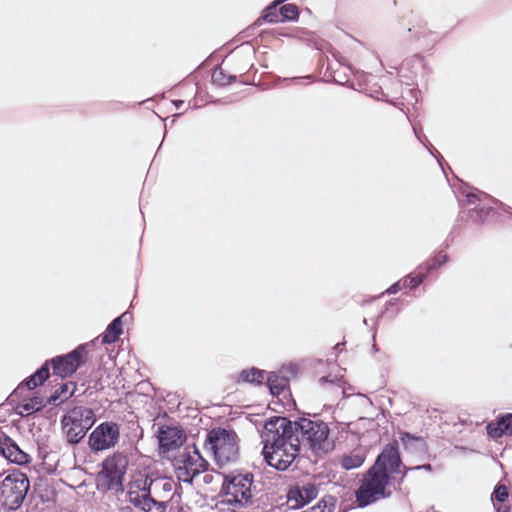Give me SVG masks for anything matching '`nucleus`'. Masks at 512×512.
Instances as JSON below:
<instances>
[{"mask_svg":"<svg viewBox=\"0 0 512 512\" xmlns=\"http://www.w3.org/2000/svg\"><path fill=\"white\" fill-rule=\"evenodd\" d=\"M329 434L328 424L317 415L312 418L300 417L294 422L286 417L274 416L264 425L262 454L269 466L285 471L297 457L301 445L316 456L331 452L335 442Z\"/></svg>","mask_w":512,"mask_h":512,"instance_id":"nucleus-1","label":"nucleus"},{"mask_svg":"<svg viewBox=\"0 0 512 512\" xmlns=\"http://www.w3.org/2000/svg\"><path fill=\"white\" fill-rule=\"evenodd\" d=\"M402 460L396 440L384 446L374 464L369 468L355 492L358 507L364 508L380 499L391 496L388 486L401 473Z\"/></svg>","mask_w":512,"mask_h":512,"instance_id":"nucleus-2","label":"nucleus"},{"mask_svg":"<svg viewBox=\"0 0 512 512\" xmlns=\"http://www.w3.org/2000/svg\"><path fill=\"white\" fill-rule=\"evenodd\" d=\"M138 490L128 492L129 502L144 512H165L167 504L177 493L176 484L171 478L146 476Z\"/></svg>","mask_w":512,"mask_h":512,"instance_id":"nucleus-3","label":"nucleus"},{"mask_svg":"<svg viewBox=\"0 0 512 512\" xmlns=\"http://www.w3.org/2000/svg\"><path fill=\"white\" fill-rule=\"evenodd\" d=\"M85 353L86 345L81 344L67 354L58 355L53 357L51 360L44 362L40 368L17 386L8 399L14 401V398H16L25 389L33 390L42 385L50 376L49 364L52 365L54 375L63 379L71 376L83 364Z\"/></svg>","mask_w":512,"mask_h":512,"instance_id":"nucleus-4","label":"nucleus"},{"mask_svg":"<svg viewBox=\"0 0 512 512\" xmlns=\"http://www.w3.org/2000/svg\"><path fill=\"white\" fill-rule=\"evenodd\" d=\"M223 483L220 491L222 502L229 505L244 507L253 504L259 489L254 482V475L246 473L221 474Z\"/></svg>","mask_w":512,"mask_h":512,"instance_id":"nucleus-5","label":"nucleus"},{"mask_svg":"<svg viewBox=\"0 0 512 512\" xmlns=\"http://www.w3.org/2000/svg\"><path fill=\"white\" fill-rule=\"evenodd\" d=\"M205 448L212 452L219 467L239 459V438L234 430L222 427L211 429L205 439Z\"/></svg>","mask_w":512,"mask_h":512,"instance_id":"nucleus-6","label":"nucleus"},{"mask_svg":"<svg viewBox=\"0 0 512 512\" xmlns=\"http://www.w3.org/2000/svg\"><path fill=\"white\" fill-rule=\"evenodd\" d=\"M128 464V457L122 452H115L108 456L101 463V470L96 477L98 490L123 492Z\"/></svg>","mask_w":512,"mask_h":512,"instance_id":"nucleus-7","label":"nucleus"},{"mask_svg":"<svg viewBox=\"0 0 512 512\" xmlns=\"http://www.w3.org/2000/svg\"><path fill=\"white\" fill-rule=\"evenodd\" d=\"M96 421L91 408L75 406L61 418L62 429L69 444H78L86 436Z\"/></svg>","mask_w":512,"mask_h":512,"instance_id":"nucleus-8","label":"nucleus"},{"mask_svg":"<svg viewBox=\"0 0 512 512\" xmlns=\"http://www.w3.org/2000/svg\"><path fill=\"white\" fill-rule=\"evenodd\" d=\"M30 489V482L26 474L13 471L0 483V505L15 511L23 504Z\"/></svg>","mask_w":512,"mask_h":512,"instance_id":"nucleus-9","label":"nucleus"},{"mask_svg":"<svg viewBox=\"0 0 512 512\" xmlns=\"http://www.w3.org/2000/svg\"><path fill=\"white\" fill-rule=\"evenodd\" d=\"M489 203L499 205V207L504 212H509L512 210L511 207L479 190L466 193L465 199L459 201L461 208H464L468 205H475L473 208L467 211L468 218L475 224L484 223L488 216L492 213L493 210L488 205Z\"/></svg>","mask_w":512,"mask_h":512,"instance_id":"nucleus-10","label":"nucleus"},{"mask_svg":"<svg viewBox=\"0 0 512 512\" xmlns=\"http://www.w3.org/2000/svg\"><path fill=\"white\" fill-rule=\"evenodd\" d=\"M188 449L187 447V451L183 453L181 459L177 460L178 465L175 468V473L178 481L192 484L196 476L207 471L209 463L203 458L195 444L192 451Z\"/></svg>","mask_w":512,"mask_h":512,"instance_id":"nucleus-11","label":"nucleus"},{"mask_svg":"<svg viewBox=\"0 0 512 512\" xmlns=\"http://www.w3.org/2000/svg\"><path fill=\"white\" fill-rule=\"evenodd\" d=\"M120 438L119 425L116 422L100 423L89 435L88 445L94 452L108 450L116 446Z\"/></svg>","mask_w":512,"mask_h":512,"instance_id":"nucleus-12","label":"nucleus"},{"mask_svg":"<svg viewBox=\"0 0 512 512\" xmlns=\"http://www.w3.org/2000/svg\"><path fill=\"white\" fill-rule=\"evenodd\" d=\"M318 487L313 482H301L292 486L287 494V499L292 509H299L316 498Z\"/></svg>","mask_w":512,"mask_h":512,"instance_id":"nucleus-13","label":"nucleus"},{"mask_svg":"<svg viewBox=\"0 0 512 512\" xmlns=\"http://www.w3.org/2000/svg\"><path fill=\"white\" fill-rule=\"evenodd\" d=\"M159 448L163 452H170L180 447L186 440L184 431L175 426H161L157 431Z\"/></svg>","mask_w":512,"mask_h":512,"instance_id":"nucleus-14","label":"nucleus"},{"mask_svg":"<svg viewBox=\"0 0 512 512\" xmlns=\"http://www.w3.org/2000/svg\"><path fill=\"white\" fill-rule=\"evenodd\" d=\"M0 454L9 462L23 465L30 462V456L10 437L0 438Z\"/></svg>","mask_w":512,"mask_h":512,"instance_id":"nucleus-15","label":"nucleus"},{"mask_svg":"<svg viewBox=\"0 0 512 512\" xmlns=\"http://www.w3.org/2000/svg\"><path fill=\"white\" fill-rule=\"evenodd\" d=\"M44 399L40 396L24 398L15 407V413L22 417L28 416L34 412L40 411L45 407Z\"/></svg>","mask_w":512,"mask_h":512,"instance_id":"nucleus-16","label":"nucleus"},{"mask_svg":"<svg viewBox=\"0 0 512 512\" xmlns=\"http://www.w3.org/2000/svg\"><path fill=\"white\" fill-rule=\"evenodd\" d=\"M400 440L405 450L412 454H421L426 450V442L420 436H415L408 432H401Z\"/></svg>","mask_w":512,"mask_h":512,"instance_id":"nucleus-17","label":"nucleus"},{"mask_svg":"<svg viewBox=\"0 0 512 512\" xmlns=\"http://www.w3.org/2000/svg\"><path fill=\"white\" fill-rule=\"evenodd\" d=\"M265 371L256 367L243 369L238 374L237 383L243 382L255 386H261L264 383Z\"/></svg>","mask_w":512,"mask_h":512,"instance_id":"nucleus-18","label":"nucleus"},{"mask_svg":"<svg viewBox=\"0 0 512 512\" xmlns=\"http://www.w3.org/2000/svg\"><path fill=\"white\" fill-rule=\"evenodd\" d=\"M366 459V451L363 448H357L350 453L342 456L340 464L345 470H352L360 467Z\"/></svg>","mask_w":512,"mask_h":512,"instance_id":"nucleus-19","label":"nucleus"},{"mask_svg":"<svg viewBox=\"0 0 512 512\" xmlns=\"http://www.w3.org/2000/svg\"><path fill=\"white\" fill-rule=\"evenodd\" d=\"M448 246H449V244L447 242H445L442 245V249H440L434 257L428 259L425 263L420 265L418 267V269L423 270L424 272H427V276H428L432 271H434L435 269L441 267L443 264L448 262L449 256L447 254L443 253L444 249L448 248Z\"/></svg>","mask_w":512,"mask_h":512,"instance_id":"nucleus-20","label":"nucleus"},{"mask_svg":"<svg viewBox=\"0 0 512 512\" xmlns=\"http://www.w3.org/2000/svg\"><path fill=\"white\" fill-rule=\"evenodd\" d=\"M116 317L106 328L105 332L102 334V343L103 344H112L118 340L120 335L122 334V317Z\"/></svg>","mask_w":512,"mask_h":512,"instance_id":"nucleus-21","label":"nucleus"},{"mask_svg":"<svg viewBox=\"0 0 512 512\" xmlns=\"http://www.w3.org/2000/svg\"><path fill=\"white\" fill-rule=\"evenodd\" d=\"M289 380L275 372H271L267 377V386L273 396H279L287 387Z\"/></svg>","mask_w":512,"mask_h":512,"instance_id":"nucleus-22","label":"nucleus"},{"mask_svg":"<svg viewBox=\"0 0 512 512\" xmlns=\"http://www.w3.org/2000/svg\"><path fill=\"white\" fill-rule=\"evenodd\" d=\"M337 499L334 496L327 495L323 497L315 506L303 512H333Z\"/></svg>","mask_w":512,"mask_h":512,"instance_id":"nucleus-23","label":"nucleus"},{"mask_svg":"<svg viewBox=\"0 0 512 512\" xmlns=\"http://www.w3.org/2000/svg\"><path fill=\"white\" fill-rule=\"evenodd\" d=\"M281 21H296L299 17V9L296 4L288 3L279 8Z\"/></svg>","mask_w":512,"mask_h":512,"instance_id":"nucleus-24","label":"nucleus"},{"mask_svg":"<svg viewBox=\"0 0 512 512\" xmlns=\"http://www.w3.org/2000/svg\"><path fill=\"white\" fill-rule=\"evenodd\" d=\"M279 17H280L279 9L270 4L263 11L262 17L257 19L256 22L254 23V25L258 26L261 24L262 21H265L268 23H277L280 21Z\"/></svg>","mask_w":512,"mask_h":512,"instance_id":"nucleus-25","label":"nucleus"},{"mask_svg":"<svg viewBox=\"0 0 512 512\" xmlns=\"http://www.w3.org/2000/svg\"><path fill=\"white\" fill-rule=\"evenodd\" d=\"M426 277L427 272L418 269L417 275L412 276L411 274H409L405 276L403 279H401V281L404 288L415 289L425 280Z\"/></svg>","mask_w":512,"mask_h":512,"instance_id":"nucleus-26","label":"nucleus"},{"mask_svg":"<svg viewBox=\"0 0 512 512\" xmlns=\"http://www.w3.org/2000/svg\"><path fill=\"white\" fill-rule=\"evenodd\" d=\"M235 80V75H227L221 67L215 68L212 73V81L221 86L229 84Z\"/></svg>","mask_w":512,"mask_h":512,"instance_id":"nucleus-27","label":"nucleus"},{"mask_svg":"<svg viewBox=\"0 0 512 512\" xmlns=\"http://www.w3.org/2000/svg\"><path fill=\"white\" fill-rule=\"evenodd\" d=\"M497 422L499 423L504 435L512 436V413H506L499 416Z\"/></svg>","mask_w":512,"mask_h":512,"instance_id":"nucleus-28","label":"nucleus"},{"mask_svg":"<svg viewBox=\"0 0 512 512\" xmlns=\"http://www.w3.org/2000/svg\"><path fill=\"white\" fill-rule=\"evenodd\" d=\"M508 489L503 484H497L491 494V500L503 503L508 498Z\"/></svg>","mask_w":512,"mask_h":512,"instance_id":"nucleus-29","label":"nucleus"},{"mask_svg":"<svg viewBox=\"0 0 512 512\" xmlns=\"http://www.w3.org/2000/svg\"><path fill=\"white\" fill-rule=\"evenodd\" d=\"M319 383L324 386L327 385V389L331 391L335 395H345L344 389L338 385L336 382L329 380L327 377H321L319 379Z\"/></svg>","mask_w":512,"mask_h":512,"instance_id":"nucleus-30","label":"nucleus"},{"mask_svg":"<svg viewBox=\"0 0 512 512\" xmlns=\"http://www.w3.org/2000/svg\"><path fill=\"white\" fill-rule=\"evenodd\" d=\"M486 430L487 434L493 439L500 438L501 436L504 435L497 421L488 423L486 426Z\"/></svg>","mask_w":512,"mask_h":512,"instance_id":"nucleus-31","label":"nucleus"},{"mask_svg":"<svg viewBox=\"0 0 512 512\" xmlns=\"http://www.w3.org/2000/svg\"><path fill=\"white\" fill-rule=\"evenodd\" d=\"M419 141H420V142H421L425 147H427V149L429 150V152L431 153V155H432V156H434V157L437 159V161H438L439 165L442 167V163H441L442 156H441V154H440V153H439L435 148H433L432 146H431V148H429V147L427 146V144H426V143H428V139H427V137H426L425 135H421V140H419Z\"/></svg>","mask_w":512,"mask_h":512,"instance_id":"nucleus-32","label":"nucleus"},{"mask_svg":"<svg viewBox=\"0 0 512 512\" xmlns=\"http://www.w3.org/2000/svg\"><path fill=\"white\" fill-rule=\"evenodd\" d=\"M401 467H403V469H404L403 474H402V478L406 475L408 470H420V469H424V470H427V471H431L432 470L431 464H423V465L415 466V467H412V468H406L403 465Z\"/></svg>","mask_w":512,"mask_h":512,"instance_id":"nucleus-33","label":"nucleus"},{"mask_svg":"<svg viewBox=\"0 0 512 512\" xmlns=\"http://www.w3.org/2000/svg\"><path fill=\"white\" fill-rule=\"evenodd\" d=\"M403 287L402 281L399 280L395 283H393L387 290L386 293L388 294H396L398 291H400Z\"/></svg>","mask_w":512,"mask_h":512,"instance_id":"nucleus-34","label":"nucleus"},{"mask_svg":"<svg viewBox=\"0 0 512 512\" xmlns=\"http://www.w3.org/2000/svg\"><path fill=\"white\" fill-rule=\"evenodd\" d=\"M61 395L62 394L59 392L58 389L55 390V392L50 397H48L47 403L50 405H58V401H59Z\"/></svg>","mask_w":512,"mask_h":512,"instance_id":"nucleus-35","label":"nucleus"},{"mask_svg":"<svg viewBox=\"0 0 512 512\" xmlns=\"http://www.w3.org/2000/svg\"><path fill=\"white\" fill-rule=\"evenodd\" d=\"M213 480H214V476L212 474H205L203 476V482L205 484H211L213 482Z\"/></svg>","mask_w":512,"mask_h":512,"instance_id":"nucleus-36","label":"nucleus"},{"mask_svg":"<svg viewBox=\"0 0 512 512\" xmlns=\"http://www.w3.org/2000/svg\"><path fill=\"white\" fill-rule=\"evenodd\" d=\"M69 385H70V383H66V384L61 385L60 388H58L59 392L62 395L66 394L68 392ZM71 385H73V384L71 383Z\"/></svg>","mask_w":512,"mask_h":512,"instance_id":"nucleus-37","label":"nucleus"},{"mask_svg":"<svg viewBox=\"0 0 512 512\" xmlns=\"http://www.w3.org/2000/svg\"><path fill=\"white\" fill-rule=\"evenodd\" d=\"M413 131L417 137L418 140H421V135H424L422 133V130L421 129H418L416 126H413Z\"/></svg>","mask_w":512,"mask_h":512,"instance_id":"nucleus-38","label":"nucleus"},{"mask_svg":"<svg viewBox=\"0 0 512 512\" xmlns=\"http://www.w3.org/2000/svg\"><path fill=\"white\" fill-rule=\"evenodd\" d=\"M173 104L175 105L176 109H180L184 105L183 100H175L173 101Z\"/></svg>","mask_w":512,"mask_h":512,"instance_id":"nucleus-39","label":"nucleus"},{"mask_svg":"<svg viewBox=\"0 0 512 512\" xmlns=\"http://www.w3.org/2000/svg\"><path fill=\"white\" fill-rule=\"evenodd\" d=\"M358 396H360V397H362V398H363V400H364L365 404L370 405V406L372 405V401H371V399H370V398H368V397H366V396H364V395H362V394H358Z\"/></svg>","mask_w":512,"mask_h":512,"instance_id":"nucleus-40","label":"nucleus"},{"mask_svg":"<svg viewBox=\"0 0 512 512\" xmlns=\"http://www.w3.org/2000/svg\"><path fill=\"white\" fill-rule=\"evenodd\" d=\"M343 345H344V343H338V344H336V345H335L334 349H336V350H339V351H340V350L342 349V346H343Z\"/></svg>","mask_w":512,"mask_h":512,"instance_id":"nucleus-41","label":"nucleus"},{"mask_svg":"<svg viewBox=\"0 0 512 512\" xmlns=\"http://www.w3.org/2000/svg\"><path fill=\"white\" fill-rule=\"evenodd\" d=\"M292 81L295 82V83H299L300 82V78H292Z\"/></svg>","mask_w":512,"mask_h":512,"instance_id":"nucleus-42","label":"nucleus"},{"mask_svg":"<svg viewBox=\"0 0 512 512\" xmlns=\"http://www.w3.org/2000/svg\"><path fill=\"white\" fill-rule=\"evenodd\" d=\"M73 393H74V390H72V391L69 393V395H68V396H66V398L71 397V396L73 395Z\"/></svg>","mask_w":512,"mask_h":512,"instance_id":"nucleus-43","label":"nucleus"},{"mask_svg":"<svg viewBox=\"0 0 512 512\" xmlns=\"http://www.w3.org/2000/svg\"><path fill=\"white\" fill-rule=\"evenodd\" d=\"M363 323H364L365 325H367V324H368V323H367V319H366V318H364V319H363Z\"/></svg>","mask_w":512,"mask_h":512,"instance_id":"nucleus-44","label":"nucleus"},{"mask_svg":"<svg viewBox=\"0 0 512 512\" xmlns=\"http://www.w3.org/2000/svg\"><path fill=\"white\" fill-rule=\"evenodd\" d=\"M373 350L377 351L376 345H373Z\"/></svg>","mask_w":512,"mask_h":512,"instance_id":"nucleus-45","label":"nucleus"}]
</instances>
